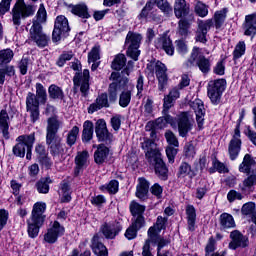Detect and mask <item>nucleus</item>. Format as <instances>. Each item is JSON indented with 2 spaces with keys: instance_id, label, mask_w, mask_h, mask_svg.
I'll use <instances>...</instances> for the list:
<instances>
[{
  "instance_id": "nucleus-1",
  "label": "nucleus",
  "mask_w": 256,
  "mask_h": 256,
  "mask_svg": "<svg viewBox=\"0 0 256 256\" xmlns=\"http://www.w3.org/2000/svg\"><path fill=\"white\" fill-rule=\"evenodd\" d=\"M133 70V63L131 61L128 62L127 67L119 74L118 72H112L110 76V81H114L109 85L108 93H109V101L110 103H115L117 101V93L119 90H123L119 97V105L120 107H129V103H131V95L133 93V83L129 81V75H131V71Z\"/></svg>"
},
{
  "instance_id": "nucleus-2",
  "label": "nucleus",
  "mask_w": 256,
  "mask_h": 256,
  "mask_svg": "<svg viewBox=\"0 0 256 256\" xmlns=\"http://www.w3.org/2000/svg\"><path fill=\"white\" fill-rule=\"evenodd\" d=\"M168 125H171L172 129H178L180 137H187L189 131L193 129V122L189 119V113L182 112L173 118L171 115H166L156 119L155 125L158 129H165Z\"/></svg>"
},
{
  "instance_id": "nucleus-3",
  "label": "nucleus",
  "mask_w": 256,
  "mask_h": 256,
  "mask_svg": "<svg viewBox=\"0 0 256 256\" xmlns=\"http://www.w3.org/2000/svg\"><path fill=\"white\" fill-rule=\"evenodd\" d=\"M59 127H61V122L57 118L52 117L48 119L46 143L51 155L58 159L65 153V146L61 143V137L57 135Z\"/></svg>"
},
{
  "instance_id": "nucleus-4",
  "label": "nucleus",
  "mask_w": 256,
  "mask_h": 256,
  "mask_svg": "<svg viewBox=\"0 0 256 256\" xmlns=\"http://www.w3.org/2000/svg\"><path fill=\"white\" fill-rule=\"evenodd\" d=\"M47 210V204L44 202H36L33 205L30 218L27 220L28 236L31 239H35L39 235V230L45 223V211Z\"/></svg>"
},
{
  "instance_id": "nucleus-5",
  "label": "nucleus",
  "mask_w": 256,
  "mask_h": 256,
  "mask_svg": "<svg viewBox=\"0 0 256 256\" xmlns=\"http://www.w3.org/2000/svg\"><path fill=\"white\" fill-rule=\"evenodd\" d=\"M18 143L13 147V153L16 157H25L31 161L33 145L35 144V133L21 135L17 138Z\"/></svg>"
},
{
  "instance_id": "nucleus-6",
  "label": "nucleus",
  "mask_w": 256,
  "mask_h": 256,
  "mask_svg": "<svg viewBox=\"0 0 256 256\" xmlns=\"http://www.w3.org/2000/svg\"><path fill=\"white\" fill-rule=\"evenodd\" d=\"M35 11V6L25 4V0H16V3L12 8L13 25H15V27H19L21 25V19L33 17V15H35Z\"/></svg>"
},
{
  "instance_id": "nucleus-7",
  "label": "nucleus",
  "mask_w": 256,
  "mask_h": 256,
  "mask_svg": "<svg viewBox=\"0 0 256 256\" xmlns=\"http://www.w3.org/2000/svg\"><path fill=\"white\" fill-rule=\"evenodd\" d=\"M227 88V80L216 79L208 83V97L214 105H218L221 101V95Z\"/></svg>"
},
{
  "instance_id": "nucleus-8",
  "label": "nucleus",
  "mask_w": 256,
  "mask_h": 256,
  "mask_svg": "<svg viewBox=\"0 0 256 256\" xmlns=\"http://www.w3.org/2000/svg\"><path fill=\"white\" fill-rule=\"evenodd\" d=\"M143 37L140 34L128 32L125 40V45L127 46V55L131 57L134 61L139 60V55H141V51H139V45H141V40Z\"/></svg>"
},
{
  "instance_id": "nucleus-9",
  "label": "nucleus",
  "mask_w": 256,
  "mask_h": 256,
  "mask_svg": "<svg viewBox=\"0 0 256 256\" xmlns=\"http://www.w3.org/2000/svg\"><path fill=\"white\" fill-rule=\"evenodd\" d=\"M193 63H196L197 67L202 73H209L211 71V60L201 55V48L194 47L191 53V57L188 60V66L191 67Z\"/></svg>"
},
{
  "instance_id": "nucleus-10",
  "label": "nucleus",
  "mask_w": 256,
  "mask_h": 256,
  "mask_svg": "<svg viewBox=\"0 0 256 256\" xmlns=\"http://www.w3.org/2000/svg\"><path fill=\"white\" fill-rule=\"evenodd\" d=\"M30 39L40 48L47 47L50 41L49 36L43 33V27L38 22H33L30 28Z\"/></svg>"
},
{
  "instance_id": "nucleus-11",
  "label": "nucleus",
  "mask_w": 256,
  "mask_h": 256,
  "mask_svg": "<svg viewBox=\"0 0 256 256\" xmlns=\"http://www.w3.org/2000/svg\"><path fill=\"white\" fill-rule=\"evenodd\" d=\"M69 31H71V28H69V20L63 15L57 16L52 32L53 43L61 41V36L69 33Z\"/></svg>"
},
{
  "instance_id": "nucleus-12",
  "label": "nucleus",
  "mask_w": 256,
  "mask_h": 256,
  "mask_svg": "<svg viewBox=\"0 0 256 256\" xmlns=\"http://www.w3.org/2000/svg\"><path fill=\"white\" fill-rule=\"evenodd\" d=\"M241 145H243V142L241 141V130H239V124H237L232 139L228 145V153L231 161H235V159L239 157V153H241Z\"/></svg>"
},
{
  "instance_id": "nucleus-13",
  "label": "nucleus",
  "mask_w": 256,
  "mask_h": 256,
  "mask_svg": "<svg viewBox=\"0 0 256 256\" xmlns=\"http://www.w3.org/2000/svg\"><path fill=\"white\" fill-rule=\"evenodd\" d=\"M231 241L228 244L229 249L235 251L236 249H245L249 247V237L243 235L241 231L234 230L230 233Z\"/></svg>"
},
{
  "instance_id": "nucleus-14",
  "label": "nucleus",
  "mask_w": 256,
  "mask_h": 256,
  "mask_svg": "<svg viewBox=\"0 0 256 256\" xmlns=\"http://www.w3.org/2000/svg\"><path fill=\"white\" fill-rule=\"evenodd\" d=\"M154 72L158 80L159 91H165L169 81V77L167 76V66H165L161 61H157L154 64Z\"/></svg>"
},
{
  "instance_id": "nucleus-15",
  "label": "nucleus",
  "mask_w": 256,
  "mask_h": 256,
  "mask_svg": "<svg viewBox=\"0 0 256 256\" xmlns=\"http://www.w3.org/2000/svg\"><path fill=\"white\" fill-rule=\"evenodd\" d=\"M75 89H79L83 95L89 91V70L84 69L82 73H76L73 78Z\"/></svg>"
},
{
  "instance_id": "nucleus-16",
  "label": "nucleus",
  "mask_w": 256,
  "mask_h": 256,
  "mask_svg": "<svg viewBox=\"0 0 256 256\" xmlns=\"http://www.w3.org/2000/svg\"><path fill=\"white\" fill-rule=\"evenodd\" d=\"M64 233H65V228L61 226L59 222L55 221L52 227H50L47 230V233L44 235V241L50 244L57 243V239H59V237L64 235Z\"/></svg>"
},
{
  "instance_id": "nucleus-17",
  "label": "nucleus",
  "mask_w": 256,
  "mask_h": 256,
  "mask_svg": "<svg viewBox=\"0 0 256 256\" xmlns=\"http://www.w3.org/2000/svg\"><path fill=\"white\" fill-rule=\"evenodd\" d=\"M156 49H162L166 55L173 56L175 54V47H173V41L164 33L160 35L154 42Z\"/></svg>"
},
{
  "instance_id": "nucleus-18",
  "label": "nucleus",
  "mask_w": 256,
  "mask_h": 256,
  "mask_svg": "<svg viewBox=\"0 0 256 256\" xmlns=\"http://www.w3.org/2000/svg\"><path fill=\"white\" fill-rule=\"evenodd\" d=\"M150 163L155 165V173L157 177H159L162 181H167L169 177V169H167L165 162H163L161 154H156Z\"/></svg>"
},
{
  "instance_id": "nucleus-19",
  "label": "nucleus",
  "mask_w": 256,
  "mask_h": 256,
  "mask_svg": "<svg viewBox=\"0 0 256 256\" xmlns=\"http://www.w3.org/2000/svg\"><path fill=\"white\" fill-rule=\"evenodd\" d=\"M196 115V121L199 129H203L205 123V105L201 99H196L190 104Z\"/></svg>"
},
{
  "instance_id": "nucleus-20",
  "label": "nucleus",
  "mask_w": 256,
  "mask_h": 256,
  "mask_svg": "<svg viewBox=\"0 0 256 256\" xmlns=\"http://www.w3.org/2000/svg\"><path fill=\"white\" fill-rule=\"evenodd\" d=\"M121 229V224L119 222L104 223L101 226V232L106 239H115V236L121 233Z\"/></svg>"
},
{
  "instance_id": "nucleus-21",
  "label": "nucleus",
  "mask_w": 256,
  "mask_h": 256,
  "mask_svg": "<svg viewBox=\"0 0 256 256\" xmlns=\"http://www.w3.org/2000/svg\"><path fill=\"white\" fill-rule=\"evenodd\" d=\"M256 187V173L252 172L248 175L247 178L243 180L241 184H239V189L243 195H249L255 191Z\"/></svg>"
},
{
  "instance_id": "nucleus-22",
  "label": "nucleus",
  "mask_w": 256,
  "mask_h": 256,
  "mask_svg": "<svg viewBox=\"0 0 256 256\" xmlns=\"http://www.w3.org/2000/svg\"><path fill=\"white\" fill-rule=\"evenodd\" d=\"M195 21V15H188L186 17H182L178 22V33L181 37H187L189 35V29H191V25Z\"/></svg>"
},
{
  "instance_id": "nucleus-23",
  "label": "nucleus",
  "mask_w": 256,
  "mask_h": 256,
  "mask_svg": "<svg viewBox=\"0 0 256 256\" xmlns=\"http://www.w3.org/2000/svg\"><path fill=\"white\" fill-rule=\"evenodd\" d=\"M174 13L177 19H181L183 17H189V15H193L191 13V9L185 0H175L174 4Z\"/></svg>"
},
{
  "instance_id": "nucleus-24",
  "label": "nucleus",
  "mask_w": 256,
  "mask_h": 256,
  "mask_svg": "<svg viewBox=\"0 0 256 256\" xmlns=\"http://www.w3.org/2000/svg\"><path fill=\"white\" fill-rule=\"evenodd\" d=\"M244 35L247 37H253L256 35V14H249L245 17L243 24Z\"/></svg>"
},
{
  "instance_id": "nucleus-25",
  "label": "nucleus",
  "mask_w": 256,
  "mask_h": 256,
  "mask_svg": "<svg viewBox=\"0 0 256 256\" xmlns=\"http://www.w3.org/2000/svg\"><path fill=\"white\" fill-rule=\"evenodd\" d=\"M95 133L99 141H109L111 139V134L107 130V122L103 119L96 122Z\"/></svg>"
},
{
  "instance_id": "nucleus-26",
  "label": "nucleus",
  "mask_w": 256,
  "mask_h": 256,
  "mask_svg": "<svg viewBox=\"0 0 256 256\" xmlns=\"http://www.w3.org/2000/svg\"><path fill=\"white\" fill-rule=\"evenodd\" d=\"M103 107H109V96L107 93L100 94L97 98L95 103L91 104L88 108V113H95V111H99L103 109Z\"/></svg>"
},
{
  "instance_id": "nucleus-27",
  "label": "nucleus",
  "mask_w": 256,
  "mask_h": 256,
  "mask_svg": "<svg viewBox=\"0 0 256 256\" xmlns=\"http://www.w3.org/2000/svg\"><path fill=\"white\" fill-rule=\"evenodd\" d=\"M155 7V3L153 1H148L146 5L143 7L141 13L139 14V19H146L148 21H155L156 12L153 9Z\"/></svg>"
},
{
  "instance_id": "nucleus-28",
  "label": "nucleus",
  "mask_w": 256,
  "mask_h": 256,
  "mask_svg": "<svg viewBox=\"0 0 256 256\" xmlns=\"http://www.w3.org/2000/svg\"><path fill=\"white\" fill-rule=\"evenodd\" d=\"M142 149L145 151V155L150 162H153L155 155H159V152L155 150V142L151 139H144L142 142Z\"/></svg>"
},
{
  "instance_id": "nucleus-29",
  "label": "nucleus",
  "mask_w": 256,
  "mask_h": 256,
  "mask_svg": "<svg viewBox=\"0 0 256 256\" xmlns=\"http://www.w3.org/2000/svg\"><path fill=\"white\" fill-rule=\"evenodd\" d=\"M89 163V152L82 151L78 152L75 157V175H79L81 173V169H83Z\"/></svg>"
},
{
  "instance_id": "nucleus-30",
  "label": "nucleus",
  "mask_w": 256,
  "mask_h": 256,
  "mask_svg": "<svg viewBox=\"0 0 256 256\" xmlns=\"http://www.w3.org/2000/svg\"><path fill=\"white\" fill-rule=\"evenodd\" d=\"M197 173L193 168H191V165L187 162H182L178 168L177 177L179 179H185V177H189V179H193V177H196Z\"/></svg>"
},
{
  "instance_id": "nucleus-31",
  "label": "nucleus",
  "mask_w": 256,
  "mask_h": 256,
  "mask_svg": "<svg viewBox=\"0 0 256 256\" xmlns=\"http://www.w3.org/2000/svg\"><path fill=\"white\" fill-rule=\"evenodd\" d=\"M92 251L94 255L97 256H108L109 252L107 250V247H105L101 241L99 240V235H94L92 238Z\"/></svg>"
},
{
  "instance_id": "nucleus-32",
  "label": "nucleus",
  "mask_w": 256,
  "mask_h": 256,
  "mask_svg": "<svg viewBox=\"0 0 256 256\" xmlns=\"http://www.w3.org/2000/svg\"><path fill=\"white\" fill-rule=\"evenodd\" d=\"M109 157V148L105 145H99L97 150L94 153V161L97 165H103Z\"/></svg>"
},
{
  "instance_id": "nucleus-33",
  "label": "nucleus",
  "mask_w": 256,
  "mask_h": 256,
  "mask_svg": "<svg viewBox=\"0 0 256 256\" xmlns=\"http://www.w3.org/2000/svg\"><path fill=\"white\" fill-rule=\"evenodd\" d=\"M149 193V182L145 178L138 179V185L136 187V197L138 199H147Z\"/></svg>"
},
{
  "instance_id": "nucleus-34",
  "label": "nucleus",
  "mask_w": 256,
  "mask_h": 256,
  "mask_svg": "<svg viewBox=\"0 0 256 256\" xmlns=\"http://www.w3.org/2000/svg\"><path fill=\"white\" fill-rule=\"evenodd\" d=\"M0 129L4 139H9V114L7 110H1L0 112Z\"/></svg>"
},
{
  "instance_id": "nucleus-35",
  "label": "nucleus",
  "mask_w": 256,
  "mask_h": 256,
  "mask_svg": "<svg viewBox=\"0 0 256 256\" xmlns=\"http://www.w3.org/2000/svg\"><path fill=\"white\" fill-rule=\"evenodd\" d=\"M186 219L189 231H195V221H197V212L193 205L186 207Z\"/></svg>"
},
{
  "instance_id": "nucleus-36",
  "label": "nucleus",
  "mask_w": 256,
  "mask_h": 256,
  "mask_svg": "<svg viewBox=\"0 0 256 256\" xmlns=\"http://www.w3.org/2000/svg\"><path fill=\"white\" fill-rule=\"evenodd\" d=\"M235 219L229 213H222L220 215V229H235Z\"/></svg>"
},
{
  "instance_id": "nucleus-37",
  "label": "nucleus",
  "mask_w": 256,
  "mask_h": 256,
  "mask_svg": "<svg viewBox=\"0 0 256 256\" xmlns=\"http://www.w3.org/2000/svg\"><path fill=\"white\" fill-rule=\"evenodd\" d=\"M255 167V160L249 154H246L243 158L242 163L239 165L240 173H251V169Z\"/></svg>"
},
{
  "instance_id": "nucleus-38",
  "label": "nucleus",
  "mask_w": 256,
  "mask_h": 256,
  "mask_svg": "<svg viewBox=\"0 0 256 256\" xmlns=\"http://www.w3.org/2000/svg\"><path fill=\"white\" fill-rule=\"evenodd\" d=\"M93 139V122L87 120L83 124L82 141L89 143Z\"/></svg>"
},
{
  "instance_id": "nucleus-39",
  "label": "nucleus",
  "mask_w": 256,
  "mask_h": 256,
  "mask_svg": "<svg viewBox=\"0 0 256 256\" xmlns=\"http://www.w3.org/2000/svg\"><path fill=\"white\" fill-rule=\"evenodd\" d=\"M214 26L216 29H221L223 24L225 23V19H227V8H223L214 13Z\"/></svg>"
},
{
  "instance_id": "nucleus-40",
  "label": "nucleus",
  "mask_w": 256,
  "mask_h": 256,
  "mask_svg": "<svg viewBox=\"0 0 256 256\" xmlns=\"http://www.w3.org/2000/svg\"><path fill=\"white\" fill-rule=\"evenodd\" d=\"M71 11L74 15H77L82 19H89V17H91V15H89V11L87 10V5L85 4H77L72 6Z\"/></svg>"
},
{
  "instance_id": "nucleus-41",
  "label": "nucleus",
  "mask_w": 256,
  "mask_h": 256,
  "mask_svg": "<svg viewBox=\"0 0 256 256\" xmlns=\"http://www.w3.org/2000/svg\"><path fill=\"white\" fill-rule=\"evenodd\" d=\"M51 183H53V181L51 180L50 177L41 178L36 183V189L38 193H42V194L49 193V185H51Z\"/></svg>"
},
{
  "instance_id": "nucleus-42",
  "label": "nucleus",
  "mask_w": 256,
  "mask_h": 256,
  "mask_svg": "<svg viewBox=\"0 0 256 256\" xmlns=\"http://www.w3.org/2000/svg\"><path fill=\"white\" fill-rule=\"evenodd\" d=\"M48 93L50 99H58V100H63L65 97V94L63 93V89L61 87L52 84L48 88Z\"/></svg>"
},
{
  "instance_id": "nucleus-43",
  "label": "nucleus",
  "mask_w": 256,
  "mask_h": 256,
  "mask_svg": "<svg viewBox=\"0 0 256 256\" xmlns=\"http://www.w3.org/2000/svg\"><path fill=\"white\" fill-rule=\"evenodd\" d=\"M229 173V168L224 163L214 158L212 161V167L209 168V173Z\"/></svg>"
},
{
  "instance_id": "nucleus-44",
  "label": "nucleus",
  "mask_w": 256,
  "mask_h": 256,
  "mask_svg": "<svg viewBox=\"0 0 256 256\" xmlns=\"http://www.w3.org/2000/svg\"><path fill=\"white\" fill-rule=\"evenodd\" d=\"M130 213L133 215V217H142L145 213V206L133 200L130 203Z\"/></svg>"
},
{
  "instance_id": "nucleus-45",
  "label": "nucleus",
  "mask_w": 256,
  "mask_h": 256,
  "mask_svg": "<svg viewBox=\"0 0 256 256\" xmlns=\"http://www.w3.org/2000/svg\"><path fill=\"white\" fill-rule=\"evenodd\" d=\"M39 98L33 94V92H29L26 97V110L28 109H39Z\"/></svg>"
},
{
  "instance_id": "nucleus-46",
  "label": "nucleus",
  "mask_w": 256,
  "mask_h": 256,
  "mask_svg": "<svg viewBox=\"0 0 256 256\" xmlns=\"http://www.w3.org/2000/svg\"><path fill=\"white\" fill-rule=\"evenodd\" d=\"M13 50L7 48L0 50V66L7 65V63H11L14 57Z\"/></svg>"
},
{
  "instance_id": "nucleus-47",
  "label": "nucleus",
  "mask_w": 256,
  "mask_h": 256,
  "mask_svg": "<svg viewBox=\"0 0 256 256\" xmlns=\"http://www.w3.org/2000/svg\"><path fill=\"white\" fill-rule=\"evenodd\" d=\"M77 137H79V128L74 126L66 136V143L69 147H73L77 143Z\"/></svg>"
},
{
  "instance_id": "nucleus-48",
  "label": "nucleus",
  "mask_w": 256,
  "mask_h": 256,
  "mask_svg": "<svg viewBox=\"0 0 256 256\" xmlns=\"http://www.w3.org/2000/svg\"><path fill=\"white\" fill-rule=\"evenodd\" d=\"M126 63L127 58L125 57V54H118L112 62V69L115 71H121Z\"/></svg>"
},
{
  "instance_id": "nucleus-49",
  "label": "nucleus",
  "mask_w": 256,
  "mask_h": 256,
  "mask_svg": "<svg viewBox=\"0 0 256 256\" xmlns=\"http://www.w3.org/2000/svg\"><path fill=\"white\" fill-rule=\"evenodd\" d=\"M194 11L198 17L205 18L209 15V6L205 5V3L198 1L195 5Z\"/></svg>"
},
{
  "instance_id": "nucleus-50",
  "label": "nucleus",
  "mask_w": 256,
  "mask_h": 256,
  "mask_svg": "<svg viewBox=\"0 0 256 256\" xmlns=\"http://www.w3.org/2000/svg\"><path fill=\"white\" fill-rule=\"evenodd\" d=\"M36 96L42 105L47 103V90L41 83H36Z\"/></svg>"
},
{
  "instance_id": "nucleus-51",
  "label": "nucleus",
  "mask_w": 256,
  "mask_h": 256,
  "mask_svg": "<svg viewBox=\"0 0 256 256\" xmlns=\"http://www.w3.org/2000/svg\"><path fill=\"white\" fill-rule=\"evenodd\" d=\"M102 191H108V193L115 195L119 191V181L111 180L108 184L101 186Z\"/></svg>"
},
{
  "instance_id": "nucleus-52",
  "label": "nucleus",
  "mask_w": 256,
  "mask_h": 256,
  "mask_svg": "<svg viewBox=\"0 0 256 256\" xmlns=\"http://www.w3.org/2000/svg\"><path fill=\"white\" fill-rule=\"evenodd\" d=\"M155 3L158 9H160L166 15H171V13H173V8L169 2H167V0H155Z\"/></svg>"
},
{
  "instance_id": "nucleus-53",
  "label": "nucleus",
  "mask_w": 256,
  "mask_h": 256,
  "mask_svg": "<svg viewBox=\"0 0 256 256\" xmlns=\"http://www.w3.org/2000/svg\"><path fill=\"white\" fill-rule=\"evenodd\" d=\"M245 51H246L245 41H240L236 45L233 51V59L234 60L241 59V56L245 55Z\"/></svg>"
},
{
  "instance_id": "nucleus-54",
  "label": "nucleus",
  "mask_w": 256,
  "mask_h": 256,
  "mask_svg": "<svg viewBox=\"0 0 256 256\" xmlns=\"http://www.w3.org/2000/svg\"><path fill=\"white\" fill-rule=\"evenodd\" d=\"M74 57L73 51L63 52L58 58L57 65L58 67H64L67 61H71Z\"/></svg>"
},
{
  "instance_id": "nucleus-55",
  "label": "nucleus",
  "mask_w": 256,
  "mask_h": 256,
  "mask_svg": "<svg viewBox=\"0 0 256 256\" xmlns=\"http://www.w3.org/2000/svg\"><path fill=\"white\" fill-rule=\"evenodd\" d=\"M213 26V19L198 20V30L204 33H209Z\"/></svg>"
},
{
  "instance_id": "nucleus-56",
  "label": "nucleus",
  "mask_w": 256,
  "mask_h": 256,
  "mask_svg": "<svg viewBox=\"0 0 256 256\" xmlns=\"http://www.w3.org/2000/svg\"><path fill=\"white\" fill-rule=\"evenodd\" d=\"M36 17H37L36 23H39V25L47 21V10H45V6L43 4H40Z\"/></svg>"
},
{
  "instance_id": "nucleus-57",
  "label": "nucleus",
  "mask_w": 256,
  "mask_h": 256,
  "mask_svg": "<svg viewBox=\"0 0 256 256\" xmlns=\"http://www.w3.org/2000/svg\"><path fill=\"white\" fill-rule=\"evenodd\" d=\"M165 139L167 143L172 145L173 147H179V140L171 130L166 131Z\"/></svg>"
},
{
  "instance_id": "nucleus-58",
  "label": "nucleus",
  "mask_w": 256,
  "mask_h": 256,
  "mask_svg": "<svg viewBox=\"0 0 256 256\" xmlns=\"http://www.w3.org/2000/svg\"><path fill=\"white\" fill-rule=\"evenodd\" d=\"M216 245L217 242L215 241V238L210 237L205 248V256H209L215 253V250L217 249Z\"/></svg>"
},
{
  "instance_id": "nucleus-59",
  "label": "nucleus",
  "mask_w": 256,
  "mask_h": 256,
  "mask_svg": "<svg viewBox=\"0 0 256 256\" xmlns=\"http://www.w3.org/2000/svg\"><path fill=\"white\" fill-rule=\"evenodd\" d=\"M255 209H256V205L254 202H247L243 204L241 208V213L242 215H253V213L255 212Z\"/></svg>"
},
{
  "instance_id": "nucleus-60",
  "label": "nucleus",
  "mask_w": 256,
  "mask_h": 256,
  "mask_svg": "<svg viewBox=\"0 0 256 256\" xmlns=\"http://www.w3.org/2000/svg\"><path fill=\"white\" fill-rule=\"evenodd\" d=\"M227 199L229 203H233L234 201H241L243 200V194L237 190H230L227 194Z\"/></svg>"
},
{
  "instance_id": "nucleus-61",
  "label": "nucleus",
  "mask_w": 256,
  "mask_h": 256,
  "mask_svg": "<svg viewBox=\"0 0 256 256\" xmlns=\"http://www.w3.org/2000/svg\"><path fill=\"white\" fill-rule=\"evenodd\" d=\"M100 59L101 57L99 55V46H94L88 54V62L95 63V61H99Z\"/></svg>"
},
{
  "instance_id": "nucleus-62",
  "label": "nucleus",
  "mask_w": 256,
  "mask_h": 256,
  "mask_svg": "<svg viewBox=\"0 0 256 256\" xmlns=\"http://www.w3.org/2000/svg\"><path fill=\"white\" fill-rule=\"evenodd\" d=\"M176 51L180 55H185L189 51V48L187 47V43H185L183 40H176Z\"/></svg>"
},
{
  "instance_id": "nucleus-63",
  "label": "nucleus",
  "mask_w": 256,
  "mask_h": 256,
  "mask_svg": "<svg viewBox=\"0 0 256 256\" xmlns=\"http://www.w3.org/2000/svg\"><path fill=\"white\" fill-rule=\"evenodd\" d=\"M196 153L195 146L191 142H188L184 147L185 156L188 158H193L195 157Z\"/></svg>"
},
{
  "instance_id": "nucleus-64",
  "label": "nucleus",
  "mask_w": 256,
  "mask_h": 256,
  "mask_svg": "<svg viewBox=\"0 0 256 256\" xmlns=\"http://www.w3.org/2000/svg\"><path fill=\"white\" fill-rule=\"evenodd\" d=\"M245 135L248 137L249 141L253 143L256 147V131L251 128V126H247L245 130Z\"/></svg>"
}]
</instances>
